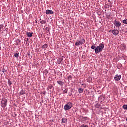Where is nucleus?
Instances as JSON below:
<instances>
[{
    "instance_id": "f257e3e1",
    "label": "nucleus",
    "mask_w": 127,
    "mask_h": 127,
    "mask_svg": "<svg viewBox=\"0 0 127 127\" xmlns=\"http://www.w3.org/2000/svg\"><path fill=\"white\" fill-rule=\"evenodd\" d=\"M104 46L105 45L104 44H100L99 46H97L96 48L95 49V53H96V54H98V53H100V52L103 51V49H104Z\"/></svg>"
},
{
    "instance_id": "f03ea898",
    "label": "nucleus",
    "mask_w": 127,
    "mask_h": 127,
    "mask_svg": "<svg viewBox=\"0 0 127 127\" xmlns=\"http://www.w3.org/2000/svg\"><path fill=\"white\" fill-rule=\"evenodd\" d=\"M72 107H73V103L71 102H68L65 105L64 110L65 111H68L69 110H71Z\"/></svg>"
},
{
    "instance_id": "7ed1b4c3",
    "label": "nucleus",
    "mask_w": 127,
    "mask_h": 127,
    "mask_svg": "<svg viewBox=\"0 0 127 127\" xmlns=\"http://www.w3.org/2000/svg\"><path fill=\"white\" fill-rule=\"evenodd\" d=\"M85 42H86V41H85V40L84 39H80V40H77L75 45L76 46H79L80 45H83V44H84V43H85Z\"/></svg>"
},
{
    "instance_id": "20e7f679",
    "label": "nucleus",
    "mask_w": 127,
    "mask_h": 127,
    "mask_svg": "<svg viewBox=\"0 0 127 127\" xmlns=\"http://www.w3.org/2000/svg\"><path fill=\"white\" fill-rule=\"evenodd\" d=\"M1 106L2 108H5L7 106V100L6 99H2L1 102Z\"/></svg>"
},
{
    "instance_id": "39448f33",
    "label": "nucleus",
    "mask_w": 127,
    "mask_h": 127,
    "mask_svg": "<svg viewBox=\"0 0 127 127\" xmlns=\"http://www.w3.org/2000/svg\"><path fill=\"white\" fill-rule=\"evenodd\" d=\"M121 78H122V76L121 75H118V74H117L114 77V80L115 81H120Z\"/></svg>"
},
{
    "instance_id": "423d86ee",
    "label": "nucleus",
    "mask_w": 127,
    "mask_h": 127,
    "mask_svg": "<svg viewBox=\"0 0 127 127\" xmlns=\"http://www.w3.org/2000/svg\"><path fill=\"white\" fill-rule=\"evenodd\" d=\"M114 24L116 27H120L121 26V22L117 21L116 20L114 21Z\"/></svg>"
},
{
    "instance_id": "0eeeda50",
    "label": "nucleus",
    "mask_w": 127,
    "mask_h": 127,
    "mask_svg": "<svg viewBox=\"0 0 127 127\" xmlns=\"http://www.w3.org/2000/svg\"><path fill=\"white\" fill-rule=\"evenodd\" d=\"M46 14H54V12L51 10H46Z\"/></svg>"
},
{
    "instance_id": "6e6552de",
    "label": "nucleus",
    "mask_w": 127,
    "mask_h": 127,
    "mask_svg": "<svg viewBox=\"0 0 127 127\" xmlns=\"http://www.w3.org/2000/svg\"><path fill=\"white\" fill-rule=\"evenodd\" d=\"M112 33L113 34H114V35H115L116 36V35H118V34H119V30L114 29L112 30Z\"/></svg>"
},
{
    "instance_id": "1a4fd4ad",
    "label": "nucleus",
    "mask_w": 127,
    "mask_h": 127,
    "mask_svg": "<svg viewBox=\"0 0 127 127\" xmlns=\"http://www.w3.org/2000/svg\"><path fill=\"white\" fill-rule=\"evenodd\" d=\"M32 34H33V33H30V32H27L26 35L28 36V37H32Z\"/></svg>"
},
{
    "instance_id": "9d476101",
    "label": "nucleus",
    "mask_w": 127,
    "mask_h": 127,
    "mask_svg": "<svg viewBox=\"0 0 127 127\" xmlns=\"http://www.w3.org/2000/svg\"><path fill=\"white\" fill-rule=\"evenodd\" d=\"M67 122H68V119H67L66 118H63L62 120V123H63V124H64V123H67Z\"/></svg>"
},
{
    "instance_id": "9b49d317",
    "label": "nucleus",
    "mask_w": 127,
    "mask_h": 127,
    "mask_svg": "<svg viewBox=\"0 0 127 127\" xmlns=\"http://www.w3.org/2000/svg\"><path fill=\"white\" fill-rule=\"evenodd\" d=\"M62 60H63V57L59 58L58 59V64H60V63H61V61H62Z\"/></svg>"
},
{
    "instance_id": "f8f14e48",
    "label": "nucleus",
    "mask_w": 127,
    "mask_h": 127,
    "mask_svg": "<svg viewBox=\"0 0 127 127\" xmlns=\"http://www.w3.org/2000/svg\"><path fill=\"white\" fill-rule=\"evenodd\" d=\"M57 83L60 85V86H63V84H64V82H62L60 80H58L57 81Z\"/></svg>"
},
{
    "instance_id": "ddd939ff",
    "label": "nucleus",
    "mask_w": 127,
    "mask_h": 127,
    "mask_svg": "<svg viewBox=\"0 0 127 127\" xmlns=\"http://www.w3.org/2000/svg\"><path fill=\"white\" fill-rule=\"evenodd\" d=\"M20 95H24L25 94H26V91L22 90L19 93Z\"/></svg>"
},
{
    "instance_id": "4468645a",
    "label": "nucleus",
    "mask_w": 127,
    "mask_h": 127,
    "mask_svg": "<svg viewBox=\"0 0 127 127\" xmlns=\"http://www.w3.org/2000/svg\"><path fill=\"white\" fill-rule=\"evenodd\" d=\"M83 92H84V89L83 88H79L78 89V92L79 94L83 93Z\"/></svg>"
},
{
    "instance_id": "2eb2a0df",
    "label": "nucleus",
    "mask_w": 127,
    "mask_h": 127,
    "mask_svg": "<svg viewBox=\"0 0 127 127\" xmlns=\"http://www.w3.org/2000/svg\"><path fill=\"white\" fill-rule=\"evenodd\" d=\"M122 108H123V109H124V110H127V105L125 104V105H123Z\"/></svg>"
},
{
    "instance_id": "dca6fc26",
    "label": "nucleus",
    "mask_w": 127,
    "mask_h": 127,
    "mask_svg": "<svg viewBox=\"0 0 127 127\" xmlns=\"http://www.w3.org/2000/svg\"><path fill=\"white\" fill-rule=\"evenodd\" d=\"M48 46L47 45V44H45L44 45H43L42 46V48L43 49H44V48H47V47Z\"/></svg>"
},
{
    "instance_id": "f3484780",
    "label": "nucleus",
    "mask_w": 127,
    "mask_h": 127,
    "mask_svg": "<svg viewBox=\"0 0 127 127\" xmlns=\"http://www.w3.org/2000/svg\"><path fill=\"white\" fill-rule=\"evenodd\" d=\"M40 23H41V24H45V23H46V21H45L44 20H43L40 21Z\"/></svg>"
},
{
    "instance_id": "a211bd4d",
    "label": "nucleus",
    "mask_w": 127,
    "mask_h": 127,
    "mask_svg": "<svg viewBox=\"0 0 127 127\" xmlns=\"http://www.w3.org/2000/svg\"><path fill=\"white\" fill-rule=\"evenodd\" d=\"M123 23H124V24H127V19L126 20H123L122 21Z\"/></svg>"
},
{
    "instance_id": "6ab92c4d",
    "label": "nucleus",
    "mask_w": 127,
    "mask_h": 127,
    "mask_svg": "<svg viewBox=\"0 0 127 127\" xmlns=\"http://www.w3.org/2000/svg\"><path fill=\"white\" fill-rule=\"evenodd\" d=\"M67 93H68V89H65L63 92V94H67Z\"/></svg>"
},
{
    "instance_id": "aec40b11",
    "label": "nucleus",
    "mask_w": 127,
    "mask_h": 127,
    "mask_svg": "<svg viewBox=\"0 0 127 127\" xmlns=\"http://www.w3.org/2000/svg\"><path fill=\"white\" fill-rule=\"evenodd\" d=\"M14 56H15V57L18 58V56H19V55H18V53H15L14 54Z\"/></svg>"
},
{
    "instance_id": "412c9836",
    "label": "nucleus",
    "mask_w": 127,
    "mask_h": 127,
    "mask_svg": "<svg viewBox=\"0 0 127 127\" xmlns=\"http://www.w3.org/2000/svg\"><path fill=\"white\" fill-rule=\"evenodd\" d=\"M8 85H9V86H10L12 84V83H11V81L8 80Z\"/></svg>"
},
{
    "instance_id": "4be33fe9",
    "label": "nucleus",
    "mask_w": 127,
    "mask_h": 127,
    "mask_svg": "<svg viewBox=\"0 0 127 127\" xmlns=\"http://www.w3.org/2000/svg\"><path fill=\"white\" fill-rule=\"evenodd\" d=\"M72 78H73V77H72V76H71V75H69V76L68 77V79L69 80H72Z\"/></svg>"
},
{
    "instance_id": "5701e85b",
    "label": "nucleus",
    "mask_w": 127,
    "mask_h": 127,
    "mask_svg": "<svg viewBox=\"0 0 127 127\" xmlns=\"http://www.w3.org/2000/svg\"><path fill=\"white\" fill-rule=\"evenodd\" d=\"M96 48L97 47H96V46H95V45H93V46H91V49H96Z\"/></svg>"
},
{
    "instance_id": "b1692460",
    "label": "nucleus",
    "mask_w": 127,
    "mask_h": 127,
    "mask_svg": "<svg viewBox=\"0 0 127 127\" xmlns=\"http://www.w3.org/2000/svg\"><path fill=\"white\" fill-rule=\"evenodd\" d=\"M81 127H88V125H84V124H83V125H82L81 126Z\"/></svg>"
},
{
    "instance_id": "393cba45",
    "label": "nucleus",
    "mask_w": 127,
    "mask_h": 127,
    "mask_svg": "<svg viewBox=\"0 0 127 127\" xmlns=\"http://www.w3.org/2000/svg\"><path fill=\"white\" fill-rule=\"evenodd\" d=\"M2 28H3V25H0V30H1Z\"/></svg>"
},
{
    "instance_id": "a878e982",
    "label": "nucleus",
    "mask_w": 127,
    "mask_h": 127,
    "mask_svg": "<svg viewBox=\"0 0 127 127\" xmlns=\"http://www.w3.org/2000/svg\"><path fill=\"white\" fill-rule=\"evenodd\" d=\"M96 106H98V107H100V104H97Z\"/></svg>"
},
{
    "instance_id": "bb28decb",
    "label": "nucleus",
    "mask_w": 127,
    "mask_h": 127,
    "mask_svg": "<svg viewBox=\"0 0 127 127\" xmlns=\"http://www.w3.org/2000/svg\"><path fill=\"white\" fill-rule=\"evenodd\" d=\"M109 32H113V30H110Z\"/></svg>"
},
{
    "instance_id": "cd10ccee",
    "label": "nucleus",
    "mask_w": 127,
    "mask_h": 127,
    "mask_svg": "<svg viewBox=\"0 0 127 127\" xmlns=\"http://www.w3.org/2000/svg\"><path fill=\"white\" fill-rule=\"evenodd\" d=\"M126 121L127 122V117L126 118Z\"/></svg>"
},
{
    "instance_id": "c85d7f7f",
    "label": "nucleus",
    "mask_w": 127,
    "mask_h": 127,
    "mask_svg": "<svg viewBox=\"0 0 127 127\" xmlns=\"http://www.w3.org/2000/svg\"><path fill=\"white\" fill-rule=\"evenodd\" d=\"M44 95H45V92H43Z\"/></svg>"
}]
</instances>
